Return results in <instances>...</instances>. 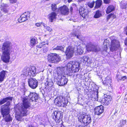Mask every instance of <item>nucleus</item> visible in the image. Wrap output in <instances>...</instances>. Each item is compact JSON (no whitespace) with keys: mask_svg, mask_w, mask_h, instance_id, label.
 <instances>
[{"mask_svg":"<svg viewBox=\"0 0 127 127\" xmlns=\"http://www.w3.org/2000/svg\"><path fill=\"white\" fill-rule=\"evenodd\" d=\"M12 99V97L8 96L3 99L1 98L0 100V105L7 101L6 103L1 106L0 110V112L2 117L5 122H11L13 119L10 114V108L9 107Z\"/></svg>","mask_w":127,"mask_h":127,"instance_id":"f257e3e1","label":"nucleus"},{"mask_svg":"<svg viewBox=\"0 0 127 127\" xmlns=\"http://www.w3.org/2000/svg\"><path fill=\"white\" fill-rule=\"evenodd\" d=\"M23 103L18 108L20 111L19 114H16L15 116L16 119L20 121L23 116H26L27 114V109L30 106V100L28 97H24L23 100Z\"/></svg>","mask_w":127,"mask_h":127,"instance_id":"f03ea898","label":"nucleus"},{"mask_svg":"<svg viewBox=\"0 0 127 127\" xmlns=\"http://www.w3.org/2000/svg\"><path fill=\"white\" fill-rule=\"evenodd\" d=\"M113 37H111L110 38H108L105 39L103 43V47L102 48L104 51H106L107 47L110 45V41H111V44L110 49L112 52L116 51L118 49L120 46V43L119 41L115 39H112Z\"/></svg>","mask_w":127,"mask_h":127,"instance_id":"7ed1b4c3","label":"nucleus"},{"mask_svg":"<svg viewBox=\"0 0 127 127\" xmlns=\"http://www.w3.org/2000/svg\"><path fill=\"white\" fill-rule=\"evenodd\" d=\"M2 50L3 55L1 56V59L5 63H8L10 59V47L9 42L6 41L2 45Z\"/></svg>","mask_w":127,"mask_h":127,"instance_id":"20e7f679","label":"nucleus"},{"mask_svg":"<svg viewBox=\"0 0 127 127\" xmlns=\"http://www.w3.org/2000/svg\"><path fill=\"white\" fill-rule=\"evenodd\" d=\"M64 67H59L58 68L57 71V74L60 75L59 76L57 79V84L60 86H62L66 84L68 81V79L63 74L65 73L64 70Z\"/></svg>","mask_w":127,"mask_h":127,"instance_id":"39448f33","label":"nucleus"},{"mask_svg":"<svg viewBox=\"0 0 127 127\" xmlns=\"http://www.w3.org/2000/svg\"><path fill=\"white\" fill-rule=\"evenodd\" d=\"M78 121L82 123H83L85 125H87L92 121L91 116L87 115L85 113H81L78 118Z\"/></svg>","mask_w":127,"mask_h":127,"instance_id":"423d86ee","label":"nucleus"},{"mask_svg":"<svg viewBox=\"0 0 127 127\" xmlns=\"http://www.w3.org/2000/svg\"><path fill=\"white\" fill-rule=\"evenodd\" d=\"M66 67L68 69L74 70L75 72L78 71L80 67L79 63L76 61L70 62L67 64Z\"/></svg>","mask_w":127,"mask_h":127,"instance_id":"0eeeda50","label":"nucleus"},{"mask_svg":"<svg viewBox=\"0 0 127 127\" xmlns=\"http://www.w3.org/2000/svg\"><path fill=\"white\" fill-rule=\"evenodd\" d=\"M53 118L57 123H59L62 120L63 113L61 111H55L52 114Z\"/></svg>","mask_w":127,"mask_h":127,"instance_id":"6e6552de","label":"nucleus"},{"mask_svg":"<svg viewBox=\"0 0 127 127\" xmlns=\"http://www.w3.org/2000/svg\"><path fill=\"white\" fill-rule=\"evenodd\" d=\"M48 61L52 63H57L61 60L59 56L56 53H51L48 56Z\"/></svg>","mask_w":127,"mask_h":127,"instance_id":"1a4fd4ad","label":"nucleus"},{"mask_svg":"<svg viewBox=\"0 0 127 127\" xmlns=\"http://www.w3.org/2000/svg\"><path fill=\"white\" fill-rule=\"evenodd\" d=\"M86 47L88 51L97 52L100 50V48L98 46L95 45L91 42L88 43Z\"/></svg>","mask_w":127,"mask_h":127,"instance_id":"9d476101","label":"nucleus"},{"mask_svg":"<svg viewBox=\"0 0 127 127\" xmlns=\"http://www.w3.org/2000/svg\"><path fill=\"white\" fill-rule=\"evenodd\" d=\"M75 52L74 49L73 47L69 46L67 48L65 52V54L68 59L72 57Z\"/></svg>","mask_w":127,"mask_h":127,"instance_id":"9b49d317","label":"nucleus"},{"mask_svg":"<svg viewBox=\"0 0 127 127\" xmlns=\"http://www.w3.org/2000/svg\"><path fill=\"white\" fill-rule=\"evenodd\" d=\"M79 11L80 15L83 18H85L87 17L89 11L86 7H81L79 8Z\"/></svg>","mask_w":127,"mask_h":127,"instance_id":"f8f14e48","label":"nucleus"},{"mask_svg":"<svg viewBox=\"0 0 127 127\" xmlns=\"http://www.w3.org/2000/svg\"><path fill=\"white\" fill-rule=\"evenodd\" d=\"M67 71V74L68 76H71L73 77L76 78L77 77L78 75L76 73L77 72L74 71V70L71 69H68V68L66 67Z\"/></svg>","mask_w":127,"mask_h":127,"instance_id":"ddd939ff","label":"nucleus"},{"mask_svg":"<svg viewBox=\"0 0 127 127\" xmlns=\"http://www.w3.org/2000/svg\"><path fill=\"white\" fill-rule=\"evenodd\" d=\"M104 111L103 107L102 105L96 107L94 109L95 114L98 115H100Z\"/></svg>","mask_w":127,"mask_h":127,"instance_id":"4468645a","label":"nucleus"},{"mask_svg":"<svg viewBox=\"0 0 127 127\" xmlns=\"http://www.w3.org/2000/svg\"><path fill=\"white\" fill-rule=\"evenodd\" d=\"M59 11L61 12L62 14L64 15H67L69 13V10L65 5L61 7L59 9Z\"/></svg>","mask_w":127,"mask_h":127,"instance_id":"2eb2a0df","label":"nucleus"},{"mask_svg":"<svg viewBox=\"0 0 127 127\" xmlns=\"http://www.w3.org/2000/svg\"><path fill=\"white\" fill-rule=\"evenodd\" d=\"M29 15L28 16L27 13H25L22 14L18 19V21L19 23H22L26 21L28 19V17H29Z\"/></svg>","mask_w":127,"mask_h":127,"instance_id":"dca6fc26","label":"nucleus"},{"mask_svg":"<svg viewBox=\"0 0 127 127\" xmlns=\"http://www.w3.org/2000/svg\"><path fill=\"white\" fill-rule=\"evenodd\" d=\"M7 72L6 70H2L0 72V82L3 81L7 75Z\"/></svg>","mask_w":127,"mask_h":127,"instance_id":"f3484780","label":"nucleus"},{"mask_svg":"<svg viewBox=\"0 0 127 127\" xmlns=\"http://www.w3.org/2000/svg\"><path fill=\"white\" fill-rule=\"evenodd\" d=\"M83 49L80 46L77 47V48H74L75 52L76 55L82 54L83 53Z\"/></svg>","mask_w":127,"mask_h":127,"instance_id":"a211bd4d","label":"nucleus"},{"mask_svg":"<svg viewBox=\"0 0 127 127\" xmlns=\"http://www.w3.org/2000/svg\"><path fill=\"white\" fill-rule=\"evenodd\" d=\"M94 92L92 95V99L94 100L97 101L98 98V90H94Z\"/></svg>","mask_w":127,"mask_h":127,"instance_id":"6ab92c4d","label":"nucleus"},{"mask_svg":"<svg viewBox=\"0 0 127 127\" xmlns=\"http://www.w3.org/2000/svg\"><path fill=\"white\" fill-rule=\"evenodd\" d=\"M62 99V96L57 97L54 100L55 104L57 106H61Z\"/></svg>","mask_w":127,"mask_h":127,"instance_id":"aec40b11","label":"nucleus"},{"mask_svg":"<svg viewBox=\"0 0 127 127\" xmlns=\"http://www.w3.org/2000/svg\"><path fill=\"white\" fill-rule=\"evenodd\" d=\"M56 14L54 12H53L49 15V19L50 21L51 22H52L53 20L55 19L56 17Z\"/></svg>","mask_w":127,"mask_h":127,"instance_id":"412c9836","label":"nucleus"},{"mask_svg":"<svg viewBox=\"0 0 127 127\" xmlns=\"http://www.w3.org/2000/svg\"><path fill=\"white\" fill-rule=\"evenodd\" d=\"M32 71L31 70H29L28 71V76L29 77H30L31 78L29 79L28 81V83L30 87L32 88V78H31V76L32 75Z\"/></svg>","mask_w":127,"mask_h":127,"instance_id":"4be33fe9","label":"nucleus"},{"mask_svg":"<svg viewBox=\"0 0 127 127\" xmlns=\"http://www.w3.org/2000/svg\"><path fill=\"white\" fill-rule=\"evenodd\" d=\"M111 82V79L109 77H106L105 80L103 82V84L105 86L110 85V83Z\"/></svg>","mask_w":127,"mask_h":127,"instance_id":"5701e85b","label":"nucleus"},{"mask_svg":"<svg viewBox=\"0 0 127 127\" xmlns=\"http://www.w3.org/2000/svg\"><path fill=\"white\" fill-rule=\"evenodd\" d=\"M114 9L115 7L114 6L110 5L108 7L106 11V13L107 14H109L114 10Z\"/></svg>","mask_w":127,"mask_h":127,"instance_id":"b1692460","label":"nucleus"},{"mask_svg":"<svg viewBox=\"0 0 127 127\" xmlns=\"http://www.w3.org/2000/svg\"><path fill=\"white\" fill-rule=\"evenodd\" d=\"M68 100L66 99L63 98L62 97V99L61 102V106L63 107H65L66 106L68 103Z\"/></svg>","mask_w":127,"mask_h":127,"instance_id":"393cba45","label":"nucleus"},{"mask_svg":"<svg viewBox=\"0 0 127 127\" xmlns=\"http://www.w3.org/2000/svg\"><path fill=\"white\" fill-rule=\"evenodd\" d=\"M39 98L37 94L35 93H32V102H36V100Z\"/></svg>","mask_w":127,"mask_h":127,"instance_id":"a878e982","label":"nucleus"},{"mask_svg":"<svg viewBox=\"0 0 127 127\" xmlns=\"http://www.w3.org/2000/svg\"><path fill=\"white\" fill-rule=\"evenodd\" d=\"M38 82L36 80L32 78V89H35L37 87Z\"/></svg>","mask_w":127,"mask_h":127,"instance_id":"bb28decb","label":"nucleus"},{"mask_svg":"<svg viewBox=\"0 0 127 127\" xmlns=\"http://www.w3.org/2000/svg\"><path fill=\"white\" fill-rule=\"evenodd\" d=\"M81 61L84 63H89L90 62V59L88 57L85 56L82 58Z\"/></svg>","mask_w":127,"mask_h":127,"instance_id":"cd10ccee","label":"nucleus"},{"mask_svg":"<svg viewBox=\"0 0 127 127\" xmlns=\"http://www.w3.org/2000/svg\"><path fill=\"white\" fill-rule=\"evenodd\" d=\"M52 81L51 80H49L48 81H47L45 83V85L46 86H48L49 87H51L53 85Z\"/></svg>","mask_w":127,"mask_h":127,"instance_id":"c85d7f7f","label":"nucleus"},{"mask_svg":"<svg viewBox=\"0 0 127 127\" xmlns=\"http://www.w3.org/2000/svg\"><path fill=\"white\" fill-rule=\"evenodd\" d=\"M72 36L74 37H76L77 38L79 39H81L82 40V39H81L82 36L80 35L76 31L74 32V33L72 34Z\"/></svg>","mask_w":127,"mask_h":127,"instance_id":"c756f323","label":"nucleus"},{"mask_svg":"<svg viewBox=\"0 0 127 127\" xmlns=\"http://www.w3.org/2000/svg\"><path fill=\"white\" fill-rule=\"evenodd\" d=\"M102 1L100 0H97L95 1V8H99L101 5Z\"/></svg>","mask_w":127,"mask_h":127,"instance_id":"7c9ffc66","label":"nucleus"},{"mask_svg":"<svg viewBox=\"0 0 127 127\" xmlns=\"http://www.w3.org/2000/svg\"><path fill=\"white\" fill-rule=\"evenodd\" d=\"M126 120H121L120 123L118 124V127H122L126 124Z\"/></svg>","mask_w":127,"mask_h":127,"instance_id":"2f4dec72","label":"nucleus"},{"mask_svg":"<svg viewBox=\"0 0 127 127\" xmlns=\"http://www.w3.org/2000/svg\"><path fill=\"white\" fill-rule=\"evenodd\" d=\"M36 68L35 66H32V77L35 76L37 73L36 71Z\"/></svg>","mask_w":127,"mask_h":127,"instance_id":"473e14b6","label":"nucleus"},{"mask_svg":"<svg viewBox=\"0 0 127 127\" xmlns=\"http://www.w3.org/2000/svg\"><path fill=\"white\" fill-rule=\"evenodd\" d=\"M101 15V14L100 11L98 10L96 12L95 15L94 16V17L95 18H98L100 17Z\"/></svg>","mask_w":127,"mask_h":127,"instance_id":"72a5a7b5","label":"nucleus"},{"mask_svg":"<svg viewBox=\"0 0 127 127\" xmlns=\"http://www.w3.org/2000/svg\"><path fill=\"white\" fill-rule=\"evenodd\" d=\"M55 50H59L63 51L64 48L62 46H58L54 48L53 49Z\"/></svg>","mask_w":127,"mask_h":127,"instance_id":"f704fd0d","label":"nucleus"},{"mask_svg":"<svg viewBox=\"0 0 127 127\" xmlns=\"http://www.w3.org/2000/svg\"><path fill=\"white\" fill-rule=\"evenodd\" d=\"M51 7L52 10L53 11H55L57 9L56 5L55 3H53L52 4Z\"/></svg>","mask_w":127,"mask_h":127,"instance_id":"c9c22d12","label":"nucleus"},{"mask_svg":"<svg viewBox=\"0 0 127 127\" xmlns=\"http://www.w3.org/2000/svg\"><path fill=\"white\" fill-rule=\"evenodd\" d=\"M104 100L105 101V102L106 104H108L109 103L111 100V98H108L107 97L105 98L104 99Z\"/></svg>","mask_w":127,"mask_h":127,"instance_id":"e433bc0d","label":"nucleus"},{"mask_svg":"<svg viewBox=\"0 0 127 127\" xmlns=\"http://www.w3.org/2000/svg\"><path fill=\"white\" fill-rule=\"evenodd\" d=\"M115 16L114 14L111 13L108 15L107 17V19L108 20L111 17L115 18Z\"/></svg>","mask_w":127,"mask_h":127,"instance_id":"4c0bfd02","label":"nucleus"},{"mask_svg":"<svg viewBox=\"0 0 127 127\" xmlns=\"http://www.w3.org/2000/svg\"><path fill=\"white\" fill-rule=\"evenodd\" d=\"M95 3V1H93L92 2L89 3H88V5L89 7L91 8H93L94 5Z\"/></svg>","mask_w":127,"mask_h":127,"instance_id":"58836bf2","label":"nucleus"},{"mask_svg":"<svg viewBox=\"0 0 127 127\" xmlns=\"http://www.w3.org/2000/svg\"><path fill=\"white\" fill-rule=\"evenodd\" d=\"M37 39H35L34 38H32V46H34L35 44L37 43Z\"/></svg>","mask_w":127,"mask_h":127,"instance_id":"ea45409f","label":"nucleus"},{"mask_svg":"<svg viewBox=\"0 0 127 127\" xmlns=\"http://www.w3.org/2000/svg\"><path fill=\"white\" fill-rule=\"evenodd\" d=\"M127 78L126 76H123L122 77H121L120 78H119L120 79V80L122 81H124L126 79H127Z\"/></svg>","mask_w":127,"mask_h":127,"instance_id":"a19ab883","label":"nucleus"},{"mask_svg":"<svg viewBox=\"0 0 127 127\" xmlns=\"http://www.w3.org/2000/svg\"><path fill=\"white\" fill-rule=\"evenodd\" d=\"M18 0H9L10 2L11 3H16Z\"/></svg>","mask_w":127,"mask_h":127,"instance_id":"79ce46f5","label":"nucleus"},{"mask_svg":"<svg viewBox=\"0 0 127 127\" xmlns=\"http://www.w3.org/2000/svg\"><path fill=\"white\" fill-rule=\"evenodd\" d=\"M71 6L73 8L76 9L77 8L76 5L75 3H72L71 5Z\"/></svg>","mask_w":127,"mask_h":127,"instance_id":"37998d69","label":"nucleus"},{"mask_svg":"<svg viewBox=\"0 0 127 127\" xmlns=\"http://www.w3.org/2000/svg\"><path fill=\"white\" fill-rule=\"evenodd\" d=\"M42 22L40 23H37L35 24V25L36 26L38 27H40L41 26V25L42 24Z\"/></svg>","mask_w":127,"mask_h":127,"instance_id":"c03bdc74","label":"nucleus"},{"mask_svg":"<svg viewBox=\"0 0 127 127\" xmlns=\"http://www.w3.org/2000/svg\"><path fill=\"white\" fill-rule=\"evenodd\" d=\"M121 77V76L119 75H117L116 76V78L117 79V80L118 81H119L120 80V79L119 78H120Z\"/></svg>","mask_w":127,"mask_h":127,"instance_id":"a18cd8bd","label":"nucleus"},{"mask_svg":"<svg viewBox=\"0 0 127 127\" xmlns=\"http://www.w3.org/2000/svg\"><path fill=\"white\" fill-rule=\"evenodd\" d=\"M2 10L4 13H6L8 11L7 9L5 7L3 8L2 9Z\"/></svg>","mask_w":127,"mask_h":127,"instance_id":"49530a36","label":"nucleus"},{"mask_svg":"<svg viewBox=\"0 0 127 127\" xmlns=\"http://www.w3.org/2000/svg\"><path fill=\"white\" fill-rule=\"evenodd\" d=\"M46 29L47 31H50V32L52 30L48 26L46 27Z\"/></svg>","mask_w":127,"mask_h":127,"instance_id":"de8ad7c7","label":"nucleus"},{"mask_svg":"<svg viewBox=\"0 0 127 127\" xmlns=\"http://www.w3.org/2000/svg\"><path fill=\"white\" fill-rule=\"evenodd\" d=\"M110 0H104V3L107 4L110 2Z\"/></svg>","mask_w":127,"mask_h":127,"instance_id":"09e8293b","label":"nucleus"},{"mask_svg":"<svg viewBox=\"0 0 127 127\" xmlns=\"http://www.w3.org/2000/svg\"><path fill=\"white\" fill-rule=\"evenodd\" d=\"M125 44L126 45H127V38L125 39Z\"/></svg>","mask_w":127,"mask_h":127,"instance_id":"8fccbe9b","label":"nucleus"},{"mask_svg":"<svg viewBox=\"0 0 127 127\" xmlns=\"http://www.w3.org/2000/svg\"><path fill=\"white\" fill-rule=\"evenodd\" d=\"M76 127H85L81 125H77Z\"/></svg>","mask_w":127,"mask_h":127,"instance_id":"3c124183","label":"nucleus"},{"mask_svg":"<svg viewBox=\"0 0 127 127\" xmlns=\"http://www.w3.org/2000/svg\"><path fill=\"white\" fill-rule=\"evenodd\" d=\"M73 8L71 6L70 9V11L71 12H72V10Z\"/></svg>","mask_w":127,"mask_h":127,"instance_id":"603ef678","label":"nucleus"},{"mask_svg":"<svg viewBox=\"0 0 127 127\" xmlns=\"http://www.w3.org/2000/svg\"><path fill=\"white\" fill-rule=\"evenodd\" d=\"M78 104H79L80 105H82V106L83 105H84L83 103H80V101H78Z\"/></svg>","mask_w":127,"mask_h":127,"instance_id":"864d4df0","label":"nucleus"},{"mask_svg":"<svg viewBox=\"0 0 127 127\" xmlns=\"http://www.w3.org/2000/svg\"><path fill=\"white\" fill-rule=\"evenodd\" d=\"M42 24L43 25V26L44 27H47V26L46 24H45L44 23H43V22H42Z\"/></svg>","mask_w":127,"mask_h":127,"instance_id":"5fc2aeb1","label":"nucleus"},{"mask_svg":"<svg viewBox=\"0 0 127 127\" xmlns=\"http://www.w3.org/2000/svg\"><path fill=\"white\" fill-rule=\"evenodd\" d=\"M46 44L47 43L45 42H42L41 43V44H42V46L43 45H44Z\"/></svg>","mask_w":127,"mask_h":127,"instance_id":"6e6d98bb","label":"nucleus"},{"mask_svg":"<svg viewBox=\"0 0 127 127\" xmlns=\"http://www.w3.org/2000/svg\"><path fill=\"white\" fill-rule=\"evenodd\" d=\"M121 7L122 9H125L126 8V7L125 6H121Z\"/></svg>","mask_w":127,"mask_h":127,"instance_id":"4d7b16f0","label":"nucleus"},{"mask_svg":"<svg viewBox=\"0 0 127 127\" xmlns=\"http://www.w3.org/2000/svg\"><path fill=\"white\" fill-rule=\"evenodd\" d=\"M95 121H93V123L92 124V126H94V125H95L94 124H95Z\"/></svg>","mask_w":127,"mask_h":127,"instance_id":"13d9d810","label":"nucleus"},{"mask_svg":"<svg viewBox=\"0 0 127 127\" xmlns=\"http://www.w3.org/2000/svg\"><path fill=\"white\" fill-rule=\"evenodd\" d=\"M125 31L126 32V34L127 35V28H126L125 29Z\"/></svg>","mask_w":127,"mask_h":127,"instance_id":"bf43d9fd","label":"nucleus"},{"mask_svg":"<svg viewBox=\"0 0 127 127\" xmlns=\"http://www.w3.org/2000/svg\"><path fill=\"white\" fill-rule=\"evenodd\" d=\"M72 0H68V2H70Z\"/></svg>","mask_w":127,"mask_h":127,"instance_id":"052dcab7","label":"nucleus"},{"mask_svg":"<svg viewBox=\"0 0 127 127\" xmlns=\"http://www.w3.org/2000/svg\"><path fill=\"white\" fill-rule=\"evenodd\" d=\"M71 127H76V125H73V126Z\"/></svg>","mask_w":127,"mask_h":127,"instance_id":"680f3d73","label":"nucleus"},{"mask_svg":"<svg viewBox=\"0 0 127 127\" xmlns=\"http://www.w3.org/2000/svg\"><path fill=\"white\" fill-rule=\"evenodd\" d=\"M30 41H31V44L32 43V38L31 39Z\"/></svg>","mask_w":127,"mask_h":127,"instance_id":"e2e57ef3","label":"nucleus"},{"mask_svg":"<svg viewBox=\"0 0 127 127\" xmlns=\"http://www.w3.org/2000/svg\"><path fill=\"white\" fill-rule=\"evenodd\" d=\"M28 127H32V125H29Z\"/></svg>","mask_w":127,"mask_h":127,"instance_id":"0e129e2a","label":"nucleus"},{"mask_svg":"<svg viewBox=\"0 0 127 127\" xmlns=\"http://www.w3.org/2000/svg\"><path fill=\"white\" fill-rule=\"evenodd\" d=\"M126 96H127V97L126 98L127 99V95H126Z\"/></svg>","mask_w":127,"mask_h":127,"instance_id":"69168bd1","label":"nucleus"}]
</instances>
